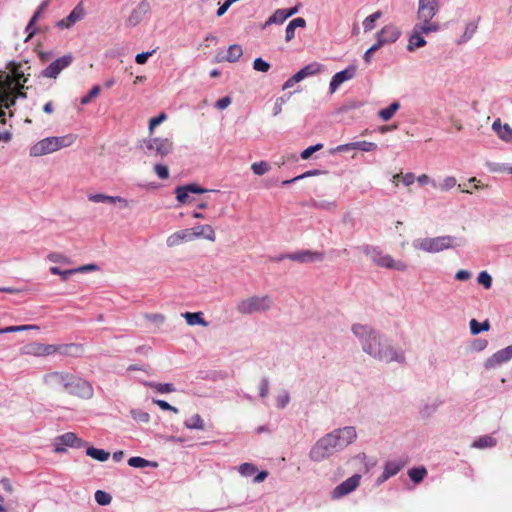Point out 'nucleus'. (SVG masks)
Segmentation results:
<instances>
[{
  "label": "nucleus",
  "instance_id": "nucleus-2",
  "mask_svg": "<svg viewBox=\"0 0 512 512\" xmlns=\"http://www.w3.org/2000/svg\"><path fill=\"white\" fill-rule=\"evenodd\" d=\"M43 384L51 393H66L82 400L94 396V388L86 379L68 371H51L43 375Z\"/></svg>",
  "mask_w": 512,
  "mask_h": 512
},
{
  "label": "nucleus",
  "instance_id": "nucleus-47",
  "mask_svg": "<svg viewBox=\"0 0 512 512\" xmlns=\"http://www.w3.org/2000/svg\"><path fill=\"white\" fill-rule=\"evenodd\" d=\"M100 93V87L98 85H95L91 88V90L89 91V93L82 97L81 98V101L80 103L82 105H87L88 103H90L92 101L93 98L97 97Z\"/></svg>",
  "mask_w": 512,
  "mask_h": 512
},
{
  "label": "nucleus",
  "instance_id": "nucleus-39",
  "mask_svg": "<svg viewBox=\"0 0 512 512\" xmlns=\"http://www.w3.org/2000/svg\"><path fill=\"white\" fill-rule=\"evenodd\" d=\"M382 16V12L381 11H376L374 12L373 14L369 15L368 17H366L363 21V27H364V30L367 32V31H371L374 29L375 27V22Z\"/></svg>",
  "mask_w": 512,
  "mask_h": 512
},
{
  "label": "nucleus",
  "instance_id": "nucleus-1",
  "mask_svg": "<svg viewBox=\"0 0 512 512\" xmlns=\"http://www.w3.org/2000/svg\"><path fill=\"white\" fill-rule=\"evenodd\" d=\"M352 332L361 342L363 351L371 357L386 363L405 362L404 351L394 347L387 339H383L372 327L354 324Z\"/></svg>",
  "mask_w": 512,
  "mask_h": 512
},
{
  "label": "nucleus",
  "instance_id": "nucleus-46",
  "mask_svg": "<svg viewBox=\"0 0 512 512\" xmlns=\"http://www.w3.org/2000/svg\"><path fill=\"white\" fill-rule=\"evenodd\" d=\"M128 465L134 468H144L150 465V462L142 457H131L128 460Z\"/></svg>",
  "mask_w": 512,
  "mask_h": 512
},
{
  "label": "nucleus",
  "instance_id": "nucleus-54",
  "mask_svg": "<svg viewBox=\"0 0 512 512\" xmlns=\"http://www.w3.org/2000/svg\"><path fill=\"white\" fill-rule=\"evenodd\" d=\"M105 203H120L122 208H128L129 203L125 198H122L120 196H109L106 195Z\"/></svg>",
  "mask_w": 512,
  "mask_h": 512
},
{
  "label": "nucleus",
  "instance_id": "nucleus-35",
  "mask_svg": "<svg viewBox=\"0 0 512 512\" xmlns=\"http://www.w3.org/2000/svg\"><path fill=\"white\" fill-rule=\"evenodd\" d=\"M399 108V102L395 101L391 103L387 108L380 110L378 112V115L383 121H388L394 116V114L399 110Z\"/></svg>",
  "mask_w": 512,
  "mask_h": 512
},
{
  "label": "nucleus",
  "instance_id": "nucleus-32",
  "mask_svg": "<svg viewBox=\"0 0 512 512\" xmlns=\"http://www.w3.org/2000/svg\"><path fill=\"white\" fill-rule=\"evenodd\" d=\"M243 54L242 47L237 44L230 45L225 56L221 57L220 60L228 62H236Z\"/></svg>",
  "mask_w": 512,
  "mask_h": 512
},
{
  "label": "nucleus",
  "instance_id": "nucleus-51",
  "mask_svg": "<svg viewBox=\"0 0 512 512\" xmlns=\"http://www.w3.org/2000/svg\"><path fill=\"white\" fill-rule=\"evenodd\" d=\"M313 206L317 209L334 210L336 208L337 204L335 201L321 200V201H315Z\"/></svg>",
  "mask_w": 512,
  "mask_h": 512
},
{
  "label": "nucleus",
  "instance_id": "nucleus-55",
  "mask_svg": "<svg viewBox=\"0 0 512 512\" xmlns=\"http://www.w3.org/2000/svg\"><path fill=\"white\" fill-rule=\"evenodd\" d=\"M167 118L165 113H160L157 117H153L149 120V132L153 133V130L156 126L162 123Z\"/></svg>",
  "mask_w": 512,
  "mask_h": 512
},
{
  "label": "nucleus",
  "instance_id": "nucleus-6",
  "mask_svg": "<svg viewBox=\"0 0 512 512\" xmlns=\"http://www.w3.org/2000/svg\"><path fill=\"white\" fill-rule=\"evenodd\" d=\"M460 242L461 239H459L458 242L457 238L450 235H444L433 238L417 239L413 242V246L416 249L422 250L427 253H439L444 250L459 246Z\"/></svg>",
  "mask_w": 512,
  "mask_h": 512
},
{
  "label": "nucleus",
  "instance_id": "nucleus-33",
  "mask_svg": "<svg viewBox=\"0 0 512 512\" xmlns=\"http://www.w3.org/2000/svg\"><path fill=\"white\" fill-rule=\"evenodd\" d=\"M496 444H497V441L494 437H492L490 435H484V436H481L478 439H476L472 443V447L477 448V449H484V448L494 447V446H496Z\"/></svg>",
  "mask_w": 512,
  "mask_h": 512
},
{
  "label": "nucleus",
  "instance_id": "nucleus-38",
  "mask_svg": "<svg viewBox=\"0 0 512 512\" xmlns=\"http://www.w3.org/2000/svg\"><path fill=\"white\" fill-rule=\"evenodd\" d=\"M185 427L188 429H199L205 428L204 421L199 414L193 415L190 419L185 421Z\"/></svg>",
  "mask_w": 512,
  "mask_h": 512
},
{
  "label": "nucleus",
  "instance_id": "nucleus-14",
  "mask_svg": "<svg viewBox=\"0 0 512 512\" xmlns=\"http://www.w3.org/2000/svg\"><path fill=\"white\" fill-rule=\"evenodd\" d=\"M208 190L200 187L198 184H188L179 186L175 189L176 199L181 204H190L194 201V197L191 194H201Z\"/></svg>",
  "mask_w": 512,
  "mask_h": 512
},
{
  "label": "nucleus",
  "instance_id": "nucleus-61",
  "mask_svg": "<svg viewBox=\"0 0 512 512\" xmlns=\"http://www.w3.org/2000/svg\"><path fill=\"white\" fill-rule=\"evenodd\" d=\"M378 49H380V46L377 43H375L364 53L363 59L367 64L371 62L372 54L376 52Z\"/></svg>",
  "mask_w": 512,
  "mask_h": 512
},
{
  "label": "nucleus",
  "instance_id": "nucleus-22",
  "mask_svg": "<svg viewBox=\"0 0 512 512\" xmlns=\"http://www.w3.org/2000/svg\"><path fill=\"white\" fill-rule=\"evenodd\" d=\"M193 234H192V229H182V230H179L173 234H171L168 238H167V245L169 247H174V246H178L179 244L183 243V242H189V241H193Z\"/></svg>",
  "mask_w": 512,
  "mask_h": 512
},
{
  "label": "nucleus",
  "instance_id": "nucleus-15",
  "mask_svg": "<svg viewBox=\"0 0 512 512\" xmlns=\"http://www.w3.org/2000/svg\"><path fill=\"white\" fill-rule=\"evenodd\" d=\"M72 61L73 57L71 55L59 57L41 72V76L55 79L63 69L67 68L72 63Z\"/></svg>",
  "mask_w": 512,
  "mask_h": 512
},
{
  "label": "nucleus",
  "instance_id": "nucleus-50",
  "mask_svg": "<svg viewBox=\"0 0 512 512\" xmlns=\"http://www.w3.org/2000/svg\"><path fill=\"white\" fill-rule=\"evenodd\" d=\"M257 471L255 465L251 463H243L239 466V473L243 476H251Z\"/></svg>",
  "mask_w": 512,
  "mask_h": 512
},
{
  "label": "nucleus",
  "instance_id": "nucleus-42",
  "mask_svg": "<svg viewBox=\"0 0 512 512\" xmlns=\"http://www.w3.org/2000/svg\"><path fill=\"white\" fill-rule=\"evenodd\" d=\"M270 168L271 167H270L269 163L266 161L254 162L251 165V169L254 172V174L259 175V176H262L265 173H267L270 170Z\"/></svg>",
  "mask_w": 512,
  "mask_h": 512
},
{
  "label": "nucleus",
  "instance_id": "nucleus-36",
  "mask_svg": "<svg viewBox=\"0 0 512 512\" xmlns=\"http://www.w3.org/2000/svg\"><path fill=\"white\" fill-rule=\"evenodd\" d=\"M25 88H26L25 84H23V83H20V84L15 83L14 84L13 89L8 93L9 94L8 98L13 100V106H15L18 98H26L27 97V94L24 91Z\"/></svg>",
  "mask_w": 512,
  "mask_h": 512
},
{
  "label": "nucleus",
  "instance_id": "nucleus-53",
  "mask_svg": "<svg viewBox=\"0 0 512 512\" xmlns=\"http://www.w3.org/2000/svg\"><path fill=\"white\" fill-rule=\"evenodd\" d=\"M50 272L53 275H60L63 280H66L69 275L75 274L76 270L70 269V270L62 271L59 267L52 266V267H50Z\"/></svg>",
  "mask_w": 512,
  "mask_h": 512
},
{
  "label": "nucleus",
  "instance_id": "nucleus-25",
  "mask_svg": "<svg viewBox=\"0 0 512 512\" xmlns=\"http://www.w3.org/2000/svg\"><path fill=\"white\" fill-rule=\"evenodd\" d=\"M404 462L400 461H389L385 464L384 470L381 474V476L378 478L379 483H383L384 481L388 480L390 477L396 475L403 467Z\"/></svg>",
  "mask_w": 512,
  "mask_h": 512
},
{
  "label": "nucleus",
  "instance_id": "nucleus-60",
  "mask_svg": "<svg viewBox=\"0 0 512 512\" xmlns=\"http://www.w3.org/2000/svg\"><path fill=\"white\" fill-rule=\"evenodd\" d=\"M153 402L158 405L162 410H169L174 413L178 412V409L174 406H171L168 402L164 400L154 399Z\"/></svg>",
  "mask_w": 512,
  "mask_h": 512
},
{
  "label": "nucleus",
  "instance_id": "nucleus-57",
  "mask_svg": "<svg viewBox=\"0 0 512 512\" xmlns=\"http://www.w3.org/2000/svg\"><path fill=\"white\" fill-rule=\"evenodd\" d=\"M321 148H322V144H316L314 146H309L304 151H302L301 158L304 160L309 159L314 152L320 150Z\"/></svg>",
  "mask_w": 512,
  "mask_h": 512
},
{
  "label": "nucleus",
  "instance_id": "nucleus-62",
  "mask_svg": "<svg viewBox=\"0 0 512 512\" xmlns=\"http://www.w3.org/2000/svg\"><path fill=\"white\" fill-rule=\"evenodd\" d=\"M48 259L55 263H68L69 262L68 258L60 253H51L48 256Z\"/></svg>",
  "mask_w": 512,
  "mask_h": 512
},
{
  "label": "nucleus",
  "instance_id": "nucleus-44",
  "mask_svg": "<svg viewBox=\"0 0 512 512\" xmlns=\"http://www.w3.org/2000/svg\"><path fill=\"white\" fill-rule=\"evenodd\" d=\"M130 413L132 418L137 422L148 423L150 420V415L140 409H133Z\"/></svg>",
  "mask_w": 512,
  "mask_h": 512
},
{
  "label": "nucleus",
  "instance_id": "nucleus-3",
  "mask_svg": "<svg viewBox=\"0 0 512 512\" xmlns=\"http://www.w3.org/2000/svg\"><path fill=\"white\" fill-rule=\"evenodd\" d=\"M357 437L354 427L336 429L320 438L311 448L309 456L312 461L320 462L351 444Z\"/></svg>",
  "mask_w": 512,
  "mask_h": 512
},
{
  "label": "nucleus",
  "instance_id": "nucleus-23",
  "mask_svg": "<svg viewBox=\"0 0 512 512\" xmlns=\"http://www.w3.org/2000/svg\"><path fill=\"white\" fill-rule=\"evenodd\" d=\"M192 229L193 239L205 238L211 242L216 240V233L214 228L209 224L197 225Z\"/></svg>",
  "mask_w": 512,
  "mask_h": 512
},
{
  "label": "nucleus",
  "instance_id": "nucleus-5",
  "mask_svg": "<svg viewBox=\"0 0 512 512\" xmlns=\"http://www.w3.org/2000/svg\"><path fill=\"white\" fill-rule=\"evenodd\" d=\"M76 141V135L68 134L61 137H47L36 144L30 149V156L39 157L46 154L53 153L61 148L69 147Z\"/></svg>",
  "mask_w": 512,
  "mask_h": 512
},
{
  "label": "nucleus",
  "instance_id": "nucleus-12",
  "mask_svg": "<svg viewBox=\"0 0 512 512\" xmlns=\"http://www.w3.org/2000/svg\"><path fill=\"white\" fill-rule=\"evenodd\" d=\"M360 481V474H354L353 476L349 477L332 490V499H340L353 492L360 485Z\"/></svg>",
  "mask_w": 512,
  "mask_h": 512
},
{
  "label": "nucleus",
  "instance_id": "nucleus-8",
  "mask_svg": "<svg viewBox=\"0 0 512 512\" xmlns=\"http://www.w3.org/2000/svg\"><path fill=\"white\" fill-rule=\"evenodd\" d=\"M272 298L268 295L251 296L238 302L236 310L242 315L265 312L272 307Z\"/></svg>",
  "mask_w": 512,
  "mask_h": 512
},
{
  "label": "nucleus",
  "instance_id": "nucleus-52",
  "mask_svg": "<svg viewBox=\"0 0 512 512\" xmlns=\"http://www.w3.org/2000/svg\"><path fill=\"white\" fill-rule=\"evenodd\" d=\"M253 68L256 71L267 72L270 68V64L262 58H256L253 62Z\"/></svg>",
  "mask_w": 512,
  "mask_h": 512
},
{
  "label": "nucleus",
  "instance_id": "nucleus-17",
  "mask_svg": "<svg viewBox=\"0 0 512 512\" xmlns=\"http://www.w3.org/2000/svg\"><path fill=\"white\" fill-rule=\"evenodd\" d=\"M7 70L10 71V73L15 77V83L20 84H26L28 82V79L30 77V66H27V63H20L15 61H10L7 64Z\"/></svg>",
  "mask_w": 512,
  "mask_h": 512
},
{
  "label": "nucleus",
  "instance_id": "nucleus-11",
  "mask_svg": "<svg viewBox=\"0 0 512 512\" xmlns=\"http://www.w3.org/2000/svg\"><path fill=\"white\" fill-rule=\"evenodd\" d=\"M283 259H289L299 263H312L316 261H322L324 259V253L320 251L303 250L281 255L277 258L278 261Z\"/></svg>",
  "mask_w": 512,
  "mask_h": 512
},
{
  "label": "nucleus",
  "instance_id": "nucleus-13",
  "mask_svg": "<svg viewBox=\"0 0 512 512\" xmlns=\"http://www.w3.org/2000/svg\"><path fill=\"white\" fill-rule=\"evenodd\" d=\"M85 445V442L78 438L73 432L64 433L55 439V451L62 453L66 451V447L80 448Z\"/></svg>",
  "mask_w": 512,
  "mask_h": 512
},
{
  "label": "nucleus",
  "instance_id": "nucleus-31",
  "mask_svg": "<svg viewBox=\"0 0 512 512\" xmlns=\"http://www.w3.org/2000/svg\"><path fill=\"white\" fill-rule=\"evenodd\" d=\"M185 318L186 322L190 326L194 325H202L207 326L208 323L203 318V314L201 312H185L182 314Z\"/></svg>",
  "mask_w": 512,
  "mask_h": 512
},
{
  "label": "nucleus",
  "instance_id": "nucleus-40",
  "mask_svg": "<svg viewBox=\"0 0 512 512\" xmlns=\"http://www.w3.org/2000/svg\"><path fill=\"white\" fill-rule=\"evenodd\" d=\"M489 328L490 324L487 320L483 323H479L476 319L470 321V330L473 335H477L482 331H488Z\"/></svg>",
  "mask_w": 512,
  "mask_h": 512
},
{
  "label": "nucleus",
  "instance_id": "nucleus-4",
  "mask_svg": "<svg viewBox=\"0 0 512 512\" xmlns=\"http://www.w3.org/2000/svg\"><path fill=\"white\" fill-rule=\"evenodd\" d=\"M438 11L439 0H419L417 22L414 26L424 31L426 35L438 32L441 25L434 19Z\"/></svg>",
  "mask_w": 512,
  "mask_h": 512
},
{
  "label": "nucleus",
  "instance_id": "nucleus-19",
  "mask_svg": "<svg viewBox=\"0 0 512 512\" xmlns=\"http://www.w3.org/2000/svg\"><path fill=\"white\" fill-rule=\"evenodd\" d=\"M25 353L33 356H49L56 353V345L32 343L25 346Z\"/></svg>",
  "mask_w": 512,
  "mask_h": 512
},
{
  "label": "nucleus",
  "instance_id": "nucleus-21",
  "mask_svg": "<svg viewBox=\"0 0 512 512\" xmlns=\"http://www.w3.org/2000/svg\"><path fill=\"white\" fill-rule=\"evenodd\" d=\"M424 35H426L424 31H421L418 27L414 26L408 39L407 50L413 52L418 48L424 47L427 43Z\"/></svg>",
  "mask_w": 512,
  "mask_h": 512
},
{
  "label": "nucleus",
  "instance_id": "nucleus-37",
  "mask_svg": "<svg viewBox=\"0 0 512 512\" xmlns=\"http://www.w3.org/2000/svg\"><path fill=\"white\" fill-rule=\"evenodd\" d=\"M408 475L414 483L418 484L427 475V470L423 466L417 467V468H412V469H409Z\"/></svg>",
  "mask_w": 512,
  "mask_h": 512
},
{
  "label": "nucleus",
  "instance_id": "nucleus-34",
  "mask_svg": "<svg viewBox=\"0 0 512 512\" xmlns=\"http://www.w3.org/2000/svg\"><path fill=\"white\" fill-rule=\"evenodd\" d=\"M86 454L88 456H90L91 458L97 460V461H100V462H104L106 460L109 459L110 457V453L103 450V449H98V448H95V447H89L87 448L86 450Z\"/></svg>",
  "mask_w": 512,
  "mask_h": 512
},
{
  "label": "nucleus",
  "instance_id": "nucleus-43",
  "mask_svg": "<svg viewBox=\"0 0 512 512\" xmlns=\"http://www.w3.org/2000/svg\"><path fill=\"white\" fill-rule=\"evenodd\" d=\"M95 501L101 505V506H105V505H109L112 501V497L109 493L105 492V491H102V490H97L95 492Z\"/></svg>",
  "mask_w": 512,
  "mask_h": 512
},
{
  "label": "nucleus",
  "instance_id": "nucleus-18",
  "mask_svg": "<svg viewBox=\"0 0 512 512\" xmlns=\"http://www.w3.org/2000/svg\"><path fill=\"white\" fill-rule=\"evenodd\" d=\"M355 75L356 67L354 65L337 72L330 81V92L334 93L343 82L353 79Z\"/></svg>",
  "mask_w": 512,
  "mask_h": 512
},
{
  "label": "nucleus",
  "instance_id": "nucleus-24",
  "mask_svg": "<svg viewBox=\"0 0 512 512\" xmlns=\"http://www.w3.org/2000/svg\"><path fill=\"white\" fill-rule=\"evenodd\" d=\"M492 129L502 141L512 143V128L507 123L502 124L498 118L493 122Z\"/></svg>",
  "mask_w": 512,
  "mask_h": 512
},
{
  "label": "nucleus",
  "instance_id": "nucleus-9",
  "mask_svg": "<svg viewBox=\"0 0 512 512\" xmlns=\"http://www.w3.org/2000/svg\"><path fill=\"white\" fill-rule=\"evenodd\" d=\"M148 156L163 158L173 150V142L168 138L151 137L144 140Z\"/></svg>",
  "mask_w": 512,
  "mask_h": 512
},
{
  "label": "nucleus",
  "instance_id": "nucleus-58",
  "mask_svg": "<svg viewBox=\"0 0 512 512\" xmlns=\"http://www.w3.org/2000/svg\"><path fill=\"white\" fill-rule=\"evenodd\" d=\"M476 30H477L476 23H473V22L468 23L466 25L465 32L463 35V41L470 39L472 37V35L476 32Z\"/></svg>",
  "mask_w": 512,
  "mask_h": 512
},
{
  "label": "nucleus",
  "instance_id": "nucleus-64",
  "mask_svg": "<svg viewBox=\"0 0 512 512\" xmlns=\"http://www.w3.org/2000/svg\"><path fill=\"white\" fill-rule=\"evenodd\" d=\"M269 393V382L267 379H263L261 381L260 387H259V394L262 398H265Z\"/></svg>",
  "mask_w": 512,
  "mask_h": 512
},
{
  "label": "nucleus",
  "instance_id": "nucleus-30",
  "mask_svg": "<svg viewBox=\"0 0 512 512\" xmlns=\"http://www.w3.org/2000/svg\"><path fill=\"white\" fill-rule=\"evenodd\" d=\"M83 351V347L80 344L70 343L56 345V353H60L67 356H78Z\"/></svg>",
  "mask_w": 512,
  "mask_h": 512
},
{
  "label": "nucleus",
  "instance_id": "nucleus-48",
  "mask_svg": "<svg viewBox=\"0 0 512 512\" xmlns=\"http://www.w3.org/2000/svg\"><path fill=\"white\" fill-rule=\"evenodd\" d=\"M150 386L160 393H171L175 391V387L171 383H156L150 384Z\"/></svg>",
  "mask_w": 512,
  "mask_h": 512
},
{
  "label": "nucleus",
  "instance_id": "nucleus-29",
  "mask_svg": "<svg viewBox=\"0 0 512 512\" xmlns=\"http://www.w3.org/2000/svg\"><path fill=\"white\" fill-rule=\"evenodd\" d=\"M322 67L323 66L318 62L310 63V64L306 65L305 67H303L302 69H300L295 74V79L297 78V79L303 80L306 77L316 75L321 72Z\"/></svg>",
  "mask_w": 512,
  "mask_h": 512
},
{
  "label": "nucleus",
  "instance_id": "nucleus-7",
  "mask_svg": "<svg viewBox=\"0 0 512 512\" xmlns=\"http://www.w3.org/2000/svg\"><path fill=\"white\" fill-rule=\"evenodd\" d=\"M363 252L379 267L394 269L397 271H406L408 268L407 263L404 261L395 260L390 255H383L378 247L366 245L363 248Z\"/></svg>",
  "mask_w": 512,
  "mask_h": 512
},
{
  "label": "nucleus",
  "instance_id": "nucleus-10",
  "mask_svg": "<svg viewBox=\"0 0 512 512\" xmlns=\"http://www.w3.org/2000/svg\"><path fill=\"white\" fill-rule=\"evenodd\" d=\"M15 84V77L10 71H0V103L5 108L13 107V100L9 99V92L13 89Z\"/></svg>",
  "mask_w": 512,
  "mask_h": 512
},
{
  "label": "nucleus",
  "instance_id": "nucleus-56",
  "mask_svg": "<svg viewBox=\"0 0 512 512\" xmlns=\"http://www.w3.org/2000/svg\"><path fill=\"white\" fill-rule=\"evenodd\" d=\"M154 172L157 174V176L160 179H167L169 177V170L168 167L161 164H156L154 166Z\"/></svg>",
  "mask_w": 512,
  "mask_h": 512
},
{
  "label": "nucleus",
  "instance_id": "nucleus-63",
  "mask_svg": "<svg viewBox=\"0 0 512 512\" xmlns=\"http://www.w3.org/2000/svg\"><path fill=\"white\" fill-rule=\"evenodd\" d=\"M231 104V98L226 96V97H223L221 99H219L216 104H215V107L220 109V110H224L226 109L229 105Z\"/></svg>",
  "mask_w": 512,
  "mask_h": 512
},
{
  "label": "nucleus",
  "instance_id": "nucleus-45",
  "mask_svg": "<svg viewBox=\"0 0 512 512\" xmlns=\"http://www.w3.org/2000/svg\"><path fill=\"white\" fill-rule=\"evenodd\" d=\"M31 329H38L36 325H20V326H9L3 329H0V334L10 333V332H18V331H27Z\"/></svg>",
  "mask_w": 512,
  "mask_h": 512
},
{
  "label": "nucleus",
  "instance_id": "nucleus-59",
  "mask_svg": "<svg viewBox=\"0 0 512 512\" xmlns=\"http://www.w3.org/2000/svg\"><path fill=\"white\" fill-rule=\"evenodd\" d=\"M399 178H402V181L406 186H410L415 181V176L413 173H407L404 176H402V174H396L393 177L394 180H398Z\"/></svg>",
  "mask_w": 512,
  "mask_h": 512
},
{
  "label": "nucleus",
  "instance_id": "nucleus-27",
  "mask_svg": "<svg viewBox=\"0 0 512 512\" xmlns=\"http://www.w3.org/2000/svg\"><path fill=\"white\" fill-rule=\"evenodd\" d=\"M512 358V345L497 351L493 356L488 360L491 366L499 365L501 363L507 362Z\"/></svg>",
  "mask_w": 512,
  "mask_h": 512
},
{
  "label": "nucleus",
  "instance_id": "nucleus-49",
  "mask_svg": "<svg viewBox=\"0 0 512 512\" xmlns=\"http://www.w3.org/2000/svg\"><path fill=\"white\" fill-rule=\"evenodd\" d=\"M477 281L479 284L483 285L486 289H489L492 286V277L486 271H482L479 273Z\"/></svg>",
  "mask_w": 512,
  "mask_h": 512
},
{
  "label": "nucleus",
  "instance_id": "nucleus-26",
  "mask_svg": "<svg viewBox=\"0 0 512 512\" xmlns=\"http://www.w3.org/2000/svg\"><path fill=\"white\" fill-rule=\"evenodd\" d=\"M376 148H377V145L373 142L358 141V142H353V143H349V144H345V145H340V146H338L337 150L338 151H346V150H350V149H358L361 151L370 152V151H374Z\"/></svg>",
  "mask_w": 512,
  "mask_h": 512
},
{
  "label": "nucleus",
  "instance_id": "nucleus-16",
  "mask_svg": "<svg viewBox=\"0 0 512 512\" xmlns=\"http://www.w3.org/2000/svg\"><path fill=\"white\" fill-rule=\"evenodd\" d=\"M401 35V30L394 24L385 25L378 33H377V44L382 47L386 44H391L396 42Z\"/></svg>",
  "mask_w": 512,
  "mask_h": 512
},
{
  "label": "nucleus",
  "instance_id": "nucleus-41",
  "mask_svg": "<svg viewBox=\"0 0 512 512\" xmlns=\"http://www.w3.org/2000/svg\"><path fill=\"white\" fill-rule=\"evenodd\" d=\"M432 184L434 187H438L441 191H448L456 186L457 180L453 176H447L439 185L435 182H432Z\"/></svg>",
  "mask_w": 512,
  "mask_h": 512
},
{
  "label": "nucleus",
  "instance_id": "nucleus-20",
  "mask_svg": "<svg viewBox=\"0 0 512 512\" xmlns=\"http://www.w3.org/2000/svg\"><path fill=\"white\" fill-rule=\"evenodd\" d=\"M84 9L78 4L70 14L56 23V26L61 29H67L73 26L76 22L80 21L84 17Z\"/></svg>",
  "mask_w": 512,
  "mask_h": 512
},
{
  "label": "nucleus",
  "instance_id": "nucleus-28",
  "mask_svg": "<svg viewBox=\"0 0 512 512\" xmlns=\"http://www.w3.org/2000/svg\"><path fill=\"white\" fill-rule=\"evenodd\" d=\"M297 12V8H292L289 10L285 9H278L276 10L273 15L266 21L265 26L270 25L272 23H283L287 18L292 16Z\"/></svg>",
  "mask_w": 512,
  "mask_h": 512
}]
</instances>
